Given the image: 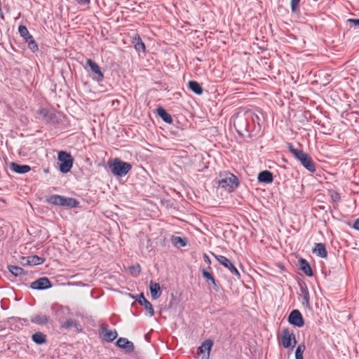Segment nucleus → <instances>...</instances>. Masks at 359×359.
Wrapping results in <instances>:
<instances>
[{"mask_svg": "<svg viewBox=\"0 0 359 359\" xmlns=\"http://www.w3.org/2000/svg\"><path fill=\"white\" fill-rule=\"evenodd\" d=\"M39 114L44 118H46L48 116V113L44 109H41L39 110Z\"/></svg>", "mask_w": 359, "mask_h": 359, "instance_id": "nucleus-35", "label": "nucleus"}, {"mask_svg": "<svg viewBox=\"0 0 359 359\" xmlns=\"http://www.w3.org/2000/svg\"><path fill=\"white\" fill-rule=\"evenodd\" d=\"M32 339L36 344H43L46 342V335L41 332L34 333Z\"/></svg>", "mask_w": 359, "mask_h": 359, "instance_id": "nucleus-26", "label": "nucleus"}, {"mask_svg": "<svg viewBox=\"0 0 359 359\" xmlns=\"http://www.w3.org/2000/svg\"><path fill=\"white\" fill-rule=\"evenodd\" d=\"M297 341L293 333L288 329H283L282 331V344L285 348H290L292 351L296 345Z\"/></svg>", "mask_w": 359, "mask_h": 359, "instance_id": "nucleus-6", "label": "nucleus"}, {"mask_svg": "<svg viewBox=\"0 0 359 359\" xmlns=\"http://www.w3.org/2000/svg\"><path fill=\"white\" fill-rule=\"evenodd\" d=\"M313 252L320 258H326L327 256L325 245L320 243L315 244Z\"/></svg>", "mask_w": 359, "mask_h": 359, "instance_id": "nucleus-16", "label": "nucleus"}, {"mask_svg": "<svg viewBox=\"0 0 359 359\" xmlns=\"http://www.w3.org/2000/svg\"><path fill=\"white\" fill-rule=\"evenodd\" d=\"M302 271L309 277L313 276V271L309 263L304 259L299 260Z\"/></svg>", "mask_w": 359, "mask_h": 359, "instance_id": "nucleus-21", "label": "nucleus"}, {"mask_svg": "<svg viewBox=\"0 0 359 359\" xmlns=\"http://www.w3.org/2000/svg\"><path fill=\"white\" fill-rule=\"evenodd\" d=\"M151 296L153 299L159 298L161 294V287L158 283H154L152 281L149 284Z\"/></svg>", "mask_w": 359, "mask_h": 359, "instance_id": "nucleus-18", "label": "nucleus"}, {"mask_svg": "<svg viewBox=\"0 0 359 359\" xmlns=\"http://www.w3.org/2000/svg\"><path fill=\"white\" fill-rule=\"evenodd\" d=\"M31 322L38 325H46L49 321V317L46 315L37 314L31 317Z\"/></svg>", "mask_w": 359, "mask_h": 359, "instance_id": "nucleus-19", "label": "nucleus"}, {"mask_svg": "<svg viewBox=\"0 0 359 359\" xmlns=\"http://www.w3.org/2000/svg\"><path fill=\"white\" fill-rule=\"evenodd\" d=\"M10 168L12 171L18 174H25L30 171L31 168L28 165H19L15 162L10 164Z\"/></svg>", "mask_w": 359, "mask_h": 359, "instance_id": "nucleus-14", "label": "nucleus"}, {"mask_svg": "<svg viewBox=\"0 0 359 359\" xmlns=\"http://www.w3.org/2000/svg\"><path fill=\"white\" fill-rule=\"evenodd\" d=\"M306 350L304 344H299L295 350V359H304L303 354Z\"/></svg>", "mask_w": 359, "mask_h": 359, "instance_id": "nucleus-27", "label": "nucleus"}, {"mask_svg": "<svg viewBox=\"0 0 359 359\" xmlns=\"http://www.w3.org/2000/svg\"><path fill=\"white\" fill-rule=\"evenodd\" d=\"M189 88L192 90L194 93L196 95H201L203 93V88L201 86V85L195 81H190L189 82Z\"/></svg>", "mask_w": 359, "mask_h": 359, "instance_id": "nucleus-24", "label": "nucleus"}, {"mask_svg": "<svg viewBox=\"0 0 359 359\" xmlns=\"http://www.w3.org/2000/svg\"><path fill=\"white\" fill-rule=\"evenodd\" d=\"M134 47L136 50L145 51V46L139 35L137 34L134 36Z\"/></svg>", "mask_w": 359, "mask_h": 359, "instance_id": "nucleus-25", "label": "nucleus"}, {"mask_svg": "<svg viewBox=\"0 0 359 359\" xmlns=\"http://www.w3.org/2000/svg\"><path fill=\"white\" fill-rule=\"evenodd\" d=\"M329 194H330V196L332 198V200L334 201V202H338L340 200V196L338 192L334 191V190H330L329 191Z\"/></svg>", "mask_w": 359, "mask_h": 359, "instance_id": "nucleus-32", "label": "nucleus"}, {"mask_svg": "<svg viewBox=\"0 0 359 359\" xmlns=\"http://www.w3.org/2000/svg\"><path fill=\"white\" fill-rule=\"evenodd\" d=\"M288 148L290 152L301 162L302 165L306 168L310 172H314L316 168L315 165L311 160V158L308 154L304 153L302 150H298L294 148L291 144H289Z\"/></svg>", "mask_w": 359, "mask_h": 359, "instance_id": "nucleus-2", "label": "nucleus"}, {"mask_svg": "<svg viewBox=\"0 0 359 359\" xmlns=\"http://www.w3.org/2000/svg\"><path fill=\"white\" fill-rule=\"evenodd\" d=\"M204 259H205V262H207L208 263L210 262V260L209 257L206 255H204Z\"/></svg>", "mask_w": 359, "mask_h": 359, "instance_id": "nucleus-37", "label": "nucleus"}, {"mask_svg": "<svg viewBox=\"0 0 359 359\" xmlns=\"http://www.w3.org/2000/svg\"><path fill=\"white\" fill-rule=\"evenodd\" d=\"M72 322H69V323L67 322V325H72Z\"/></svg>", "mask_w": 359, "mask_h": 359, "instance_id": "nucleus-40", "label": "nucleus"}, {"mask_svg": "<svg viewBox=\"0 0 359 359\" xmlns=\"http://www.w3.org/2000/svg\"><path fill=\"white\" fill-rule=\"evenodd\" d=\"M288 322L290 324L297 327H302L304 324V319L299 311L293 310L288 316Z\"/></svg>", "mask_w": 359, "mask_h": 359, "instance_id": "nucleus-9", "label": "nucleus"}, {"mask_svg": "<svg viewBox=\"0 0 359 359\" xmlns=\"http://www.w3.org/2000/svg\"><path fill=\"white\" fill-rule=\"evenodd\" d=\"M116 345L123 349H125L126 351L128 352H132L134 350V346L133 342L128 341L126 338H119L116 341Z\"/></svg>", "mask_w": 359, "mask_h": 359, "instance_id": "nucleus-15", "label": "nucleus"}, {"mask_svg": "<svg viewBox=\"0 0 359 359\" xmlns=\"http://www.w3.org/2000/svg\"><path fill=\"white\" fill-rule=\"evenodd\" d=\"M8 270L15 276H20L23 274V269L17 266H9Z\"/></svg>", "mask_w": 359, "mask_h": 359, "instance_id": "nucleus-29", "label": "nucleus"}, {"mask_svg": "<svg viewBox=\"0 0 359 359\" xmlns=\"http://www.w3.org/2000/svg\"><path fill=\"white\" fill-rule=\"evenodd\" d=\"M158 115L167 123H171L172 121L171 116L162 107L157 108Z\"/></svg>", "mask_w": 359, "mask_h": 359, "instance_id": "nucleus-23", "label": "nucleus"}, {"mask_svg": "<svg viewBox=\"0 0 359 359\" xmlns=\"http://www.w3.org/2000/svg\"><path fill=\"white\" fill-rule=\"evenodd\" d=\"M257 180L260 182L269 184L273 182V175L270 171L264 170L259 173Z\"/></svg>", "mask_w": 359, "mask_h": 359, "instance_id": "nucleus-17", "label": "nucleus"}, {"mask_svg": "<svg viewBox=\"0 0 359 359\" xmlns=\"http://www.w3.org/2000/svg\"><path fill=\"white\" fill-rule=\"evenodd\" d=\"M219 185L229 191L238 187L239 182L238 178L231 173H225L218 182Z\"/></svg>", "mask_w": 359, "mask_h": 359, "instance_id": "nucleus-4", "label": "nucleus"}, {"mask_svg": "<svg viewBox=\"0 0 359 359\" xmlns=\"http://www.w3.org/2000/svg\"><path fill=\"white\" fill-rule=\"evenodd\" d=\"M304 299H305L306 302L308 303V302H309L308 294H306V296H304Z\"/></svg>", "mask_w": 359, "mask_h": 359, "instance_id": "nucleus-39", "label": "nucleus"}, {"mask_svg": "<svg viewBox=\"0 0 359 359\" xmlns=\"http://www.w3.org/2000/svg\"><path fill=\"white\" fill-rule=\"evenodd\" d=\"M299 1L300 0H291V9L293 12H295L297 10Z\"/></svg>", "mask_w": 359, "mask_h": 359, "instance_id": "nucleus-33", "label": "nucleus"}, {"mask_svg": "<svg viewBox=\"0 0 359 359\" xmlns=\"http://www.w3.org/2000/svg\"><path fill=\"white\" fill-rule=\"evenodd\" d=\"M57 158L60 161L59 170L62 173H67L70 171L73 165V158L72 156L66 151H59Z\"/></svg>", "mask_w": 359, "mask_h": 359, "instance_id": "nucleus-3", "label": "nucleus"}, {"mask_svg": "<svg viewBox=\"0 0 359 359\" xmlns=\"http://www.w3.org/2000/svg\"><path fill=\"white\" fill-rule=\"evenodd\" d=\"M212 345L213 342L211 339H206L198 348V353L201 356V359L210 358V353Z\"/></svg>", "mask_w": 359, "mask_h": 359, "instance_id": "nucleus-8", "label": "nucleus"}, {"mask_svg": "<svg viewBox=\"0 0 359 359\" xmlns=\"http://www.w3.org/2000/svg\"><path fill=\"white\" fill-rule=\"evenodd\" d=\"M86 63L90 68L92 72L95 74V76H93V80H95L97 82L102 81L104 79V75L101 72L98 65L93 62L91 59H88L86 60Z\"/></svg>", "mask_w": 359, "mask_h": 359, "instance_id": "nucleus-10", "label": "nucleus"}, {"mask_svg": "<svg viewBox=\"0 0 359 359\" xmlns=\"http://www.w3.org/2000/svg\"><path fill=\"white\" fill-rule=\"evenodd\" d=\"M15 321H16L17 323H20L21 325H22V320L21 319H19V318H16V319H13Z\"/></svg>", "mask_w": 359, "mask_h": 359, "instance_id": "nucleus-38", "label": "nucleus"}, {"mask_svg": "<svg viewBox=\"0 0 359 359\" xmlns=\"http://www.w3.org/2000/svg\"><path fill=\"white\" fill-rule=\"evenodd\" d=\"M45 259L37 255L29 256L22 258V263L27 266H37L42 264Z\"/></svg>", "mask_w": 359, "mask_h": 359, "instance_id": "nucleus-12", "label": "nucleus"}, {"mask_svg": "<svg viewBox=\"0 0 359 359\" xmlns=\"http://www.w3.org/2000/svg\"><path fill=\"white\" fill-rule=\"evenodd\" d=\"M78 201L73 198H67L61 196V203L60 206L68 207V208H75L78 205Z\"/></svg>", "mask_w": 359, "mask_h": 359, "instance_id": "nucleus-20", "label": "nucleus"}, {"mask_svg": "<svg viewBox=\"0 0 359 359\" xmlns=\"http://www.w3.org/2000/svg\"><path fill=\"white\" fill-rule=\"evenodd\" d=\"M215 258L217 261L224 266L225 268L228 269L230 272L234 274L238 278H241V275L237 270V269L234 266V265L231 263V262L227 259L226 257L222 255H214Z\"/></svg>", "mask_w": 359, "mask_h": 359, "instance_id": "nucleus-7", "label": "nucleus"}, {"mask_svg": "<svg viewBox=\"0 0 359 359\" xmlns=\"http://www.w3.org/2000/svg\"><path fill=\"white\" fill-rule=\"evenodd\" d=\"M51 287V283L48 278L43 277L32 282L30 287L34 290H46Z\"/></svg>", "mask_w": 359, "mask_h": 359, "instance_id": "nucleus-11", "label": "nucleus"}, {"mask_svg": "<svg viewBox=\"0 0 359 359\" xmlns=\"http://www.w3.org/2000/svg\"><path fill=\"white\" fill-rule=\"evenodd\" d=\"M47 201L48 203L55 205H60L61 203V196L60 195H52L48 199Z\"/></svg>", "mask_w": 359, "mask_h": 359, "instance_id": "nucleus-28", "label": "nucleus"}, {"mask_svg": "<svg viewBox=\"0 0 359 359\" xmlns=\"http://www.w3.org/2000/svg\"><path fill=\"white\" fill-rule=\"evenodd\" d=\"M353 228L357 229V230H359V218H358L354 224H353Z\"/></svg>", "mask_w": 359, "mask_h": 359, "instance_id": "nucleus-36", "label": "nucleus"}, {"mask_svg": "<svg viewBox=\"0 0 359 359\" xmlns=\"http://www.w3.org/2000/svg\"><path fill=\"white\" fill-rule=\"evenodd\" d=\"M139 304L144 307L150 317L154 315V311L151 304L144 297L143 293L139 294L137 298Z\"/></svg>", "mask_w": 359, "mask_h": 359, "instance_id": "nucleus-13", "label": "nucleus"}, {"mask_svg": "<svg viewBox=\"0 0 359 359\" xmlns=\"http://www.w3.org/2000/svg\"><path fill=\"white\" fill-rule=\"evenodd\" d=\"M102 337L106 341L111 342L117 337V332L115 330H104L102 331Z\"/></svg>", "mask_w": 359, "mask_h": 359, "instance_id": "nucleus-22", "label": "nucleus"}, {"mask_svg": "<svg viewBox=\"0 0 359 359\" xmlns=\"http://www.w3.org/2000/svg\"><path fill=\"white\" fill-rule=\"evenodd\" d=\"M202 274H203V278L206 280L207 282H210L212 284H213L215 285H216L215 278L210 273L203 270L202 272Z\"/></svg>", "mask_w": 359, "mask_h": 359, "instance_id": "nucleus-31", "label": "nucleus"}, {"mask_svg": "<svg viewBox=\"0 0 359 359\" xmlns=\"http://www.w3.org/2000/svg\"><path fill=\"white\" fill-rule=\"evenodd\" d=\"M348 22L353 24L355 27H359V19H348Z\"/></svg>", "mask_w": 359, "mask_h": 359, "instance_id": "nucleus-34", "label": "nucleus"}, {"mask_svg": "<svg viewBox=\"0 0 359 359\" xmlns=\"http://www.w3.org/2000/svg\"><path fill=\"white\" fill-rule=\"evenodd\" d=\"M18 32L20 35L25 39L28 43L29 48L33 51L36 52L38 50V46L35 42L33 36L29 34L27 28L24 25H20L18 27Z\"/></svg>", "mask_w": 359, "mask_h": 359, "instance_id": "nucleus-5", "label": "nucleus"}, {"mask_svg": "<svg viewBox=\"0 0 359 359\" xmlns=\"http://www.w3.org/2000/svg\"><path fill=\"white\" fill-rule=\"evenodd\" d=\"M109 167L113 175L116 177L126 175L132 168L130 163L122 161L119 158H114L109 161Z\"/></svg>", "mask_w": 359, "mask_h": 359, "instance_id": "nucleus-1", "label": "nucleus"}, {"mask_svg": "<svg viewBox=\"0 0 359 359\" xmlns=\"http://www.w3.org/2000/svg\"><path fill=\"white\" fill-rule=\"evenodd\" d=\"M171 241L172 244L175 246L180 245L182 247H184L187 245L186 240L180 236H174L172 238Z\"/></svg>", "mask_w": 359, "mask_h": 359, "instance_id": "nucleus-30", "label": "nucleus"}]
</instances>
